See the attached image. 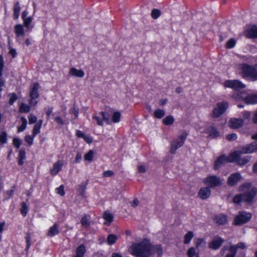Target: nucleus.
Returning a JSON list of instances; mask_svg holds the SVG:
<instances>
[{"label":"nucleus","instance_id":"nucleus-1","mask_svg":"<svg viewBox=\"0 0 257 257\" xmlns=\"http://www.w3.org/2000/svg\"><path fill=\"white\" fill-rule=\"evenodd\" d=\"M151 243L147 239L132 246V254L136 257H150Z\"/></svg>","mask_w":257,"mask_h":257},{"label":"nucleus","instance_id":"nucleus-2","mask_svg":"<svg viewBox=\"0 0 257 257\" xmlns=\"http://www.w3.org/2000/svg\"><path fill=\"white\" fill-rule=\"evenodd\" d=\"M243 77H247L251 81L257 80V64L251 66L247 64H242L239 66Z\"/></svg>","mask_w":257,"mask_h":257},{"label":"nucleus","instance_id":"nucleus-3","mask_svg":"<svg viewBox=\"0 0 257 257\" xmlns=\"http://www.w3.org/2000/svg\"><path fill=\"white\" fill-rule=\"evenodd\" d=\"M256 194L257 188L253 187L249 191L235 195L233 198V202L236 204H240L242 201L250 203L252 201Z\"/></svg>","mask_w":257,"mask_h":257},{"label":"nucleus","instance_id":"nucleus-4","mask_svg":"<svg viewBox=\"0 0 257 257\" xmlns=\"http://www.w3.org/2000/svg\"><path fill=\"white\" fill-rule=\"evenodd\" d=\"M244 154L240 150L235 151L229 156V159L231 163H236L238 165H244L249 162L250 157L246 156L243 157H241V155Z\"/></svg>","mask_w":257,"mask_h":257},{"label":"nucleus","instance_id":"nucleus-5","mask_svg":"<svg viewBox=\"0 0 257 257\" xmlns=\"http://www.w3.org/2000/svg\"><path fill=\"white\" fill-rule=\"evenodd\" d=\"M188 133L186 131H183L180 132L177 138L171 142L170 149L171 154H175L176 150L184 145Z\"/></svg>","mask_w":257,"mask_h":257},{"label":"nucleus","instance_id":"nucleus-6","mask_svg":"<svg viewBox=\"0 0 257 257\" xmlns=\"http://www.w3.org/2000/svg\"><path fill=\"white\" fill-rule=\"evenodd\" d=\"M228 107V103L226 101L218 103L212 110L211 116L214 118H217L222 115Z\"/></svg>","mask_w":257,"mask_h":257},{"label":"nucleus","instance_id":"nucleus-7","mask_svg":"<svg viewBox=\"0 0 257 257\" xmlns=\"http://www.w3.org/2000/svg\"><path fill=\"white\" fill-rule=\"evenodd\" d=\"M223 85L225 88H230L234 90H239L244 88L245 85L238 80H225Z\"/></svg>","mask_w":257,"mask_h":257},{"label":"nucleus","instance_id":"nucleus-8","mask_svg":"<svg viewBox=\"0 0 257 257\" xmlns=\"http://www.w3.org/2000/svg\"><path fill=\"white\" fill-rule=\"evenodd\" d=\"M252 217L251 214L245 212H239L234 218V224L242 225L249 221Z\"/></svg>","mask_w":257,"mask_h":257},{"label":"nucleus","instance_id":"nucleus-9","mask_svg":"<svg viewBox=\"0 0 257 257\" xmlns=\"http://www.w3.org/2000/svg\"><path fill=\"white\" fill-rule=\"evenodd\" d=\"M39 88V83H35L31 89L30 94V100L29 101V103L31 105L35 106L38 103V101L36 100V99L38 98L39 96L38 92Z\"/></svg>","mask_w":257,"mask_h":257},{"label":"nucleus","instance_id":"nucleus-10","mask_svg":"<svg viewBox=\"0 0 257 257\" xmlns=\"http://www.w3.org/2000/svg\"><path fill=\"white\" fill-rule=\"evenodd\" d=\"M222 180L214 175H211L207 177L204 182L210 187H215L222 184Z\"/></svg>","mask_w":257,"mask_h":257},{"label":"nucleus","instance_id":"nucleus-11","mask_svg":"<svg viewBox=\"0 0 257 257\" xmlns=\"http://www.w3.org/2000/svg\"><path fill=\"white\" fill-rule=\"evenodd\" d=\"M224 242V239L219 236H215L208 243L209 248L213 249H218Z\"/></svg>","mask_w":257,"mask_h":257},{"label":"nucleus","instance_id":"nucleus-12","mask_svg":"<svg viewBox=\"0 0 257 257\" xmlns=\"http://www.w3.org/2000/svg\"><path fill=\"white\" fill-rule=\"evenodd\" d=\"M242 179V177L239 173H234L232 174L227 179V184L231 186H234Z\"/></svg>","mask_w":257,"mask_h":257},{"label":"nucleus","instance_id":"nucleus-13","mask_svg":"<svg viewBox=\"0 0 257 257\" xmlns=\"http://www.w3.org/2000/svg\"><path fill=\"white\" fill-rule=\"evenodd\" d=\"M64 162L63 160H59L55 162L50 170V173L52 176L56 175L62 169Z\"/></svg>","mask_w":257,"mask_h":257},{"label":"nucleus","instance_id":"nucleus-14","mask_svg":"<svg viewBox=\"0 0 257 257\" xmlns=\"http://www.w3.org/2000/svg\"><path fill=\"white\" fill-rule=\"evenodd\" d=\"M244 154H251L253 152L257 153V143H252L243 147L240 150Z\"/></svg>","mask_w":257,"mask_h":257},{"label":"nucleus","instance_id":"nucleus-15","mask_svg":"<svg viewBox=\"0 0 257 257\" xmlns=\"http://www.w3.org/2000/svg\"><path fill=\"white\" fill-rule=\"evenodd\" d=\"M243 120L240 118H231L228 122L229 126L232 128H238L242 126Z\"/></svg>","mask_w":257,"mask_h":257},{"label":"nucleus","instance_id":"nucleus-16","mask_svg":"<svg viewBox=\"0 0 257 257\" xmlns=\"http://www.w3.org/2000/svg\"><path fill=\"white\" fill-rule=\"evenodd\" d=\"M228 162H230L229 159V156L226 157L224 155L221 156L215 162L214 169L218 170L222 165Z\"/></svg>","mask_w":257,"mask_h":257},{"label":"nucleus","instance_id":"nucleus-17","mask_svg":"<svg viewBox=\"0 0 257 257\" xmlns=\"http://www.w3.org/2000/svg\"><path fill=\"white\" fill-rule=\"evenodd\" d=\"M195 248L197 250L198 252L203 250L206 247V241L200 238H195L194 240Z\"/></svg>","mask_w":257,"mask_h":257},{"label":"nucleus","instance_id":"nucleus-18","mask_svg":"<svg viewBox=\"0 0 257 257\" xmlns=\"http://www.w3.org/2000/svg\"><path fill=\"white\" fill-rule=\"evenodd\" d=\"M244 35L249 38H257V27L253 26L248 28L245 31Z\"/></svg>","mask_w":257,"mask_h":257},{"label":"nucleus","instance_id":"nucleus-19","mask_svg":"<svg viewBox=\"0 0 257 257\" xmlns=\"http://www.w3.org/2000/svg\"><path fill=\"white\" fill-rule=\"evenodd\" d=\"M211 194V191L208 187H203L200 189L198 192L199 197L202 199L208 198Z\"/></svg>","mask_w":257,"mask_h":257},{"label":"nucleus","instance_id":"nucleus-20","mask_svg":"<svg viewBox=\"0 0 257 257\" xmlns=\"http://www.w3.org/2000/svg\"><path fill=\"white\" fill-rule=\"evenodd\" d=\"M214 220L219 225H223L227 222V216L224 214H219L215 216Z\"/></svg>","mask_w":257,"mask_h":257},{"label":"nucleus","instance_id":"nucleus-21","mask_svg":"<svg viewBox=\"0 0 257 257\" xmlns=\"http://www.w3.org/2000/svg\"><path fill=\"white\" fill-rule=\"evenodd\" d=\"M59 233V225L55 223L52 226L50 227L47 233V235L49 237H52L58 234Z\"/></svg>","mask_w":257,"mask_h":257},{"label":"nucleus","instance_id":"nucleus-22","mask_svg":"<svg viewBox=\"0 0 257 257\" xmlns=\"http://www.w3.org/2000/svg\"><path fill=\"white\" fill-rule=\"evenodd\" d=\"M206 133L209 134V136L212 138L218 137L219 133L216 128L213 126H210L206 130Z\"/></svg>","mask_w":257,"mask_h":257},{"label":"nucleus","instance_id":"nucleus-23","mask_svg":"<svg viewBox=\"0 0 257 257\" xmlns=\"http://www.w3.org/2000/svg\"><path fill=\"white\" fill-rule=\"evenodd\" d=\"M86 251L84 244H81L76 248L75 255L73 257H84V254Z\"/></svg>","mask_w":257,"mask_h":257},{"label":"nucleus","instance_id":"nucleus-24","mask_svg":"<svg viewBox=\"0 0 257 257\" xmlns=\"http://www.w3.org/2000/svg\"><path fill=\"white\" fill-rule=\"evenodd\" d=\"M151 256L156 253L158 257H161L163 250L161 245H151Z\"/></svg>","mask_w":257,"mask_h":257},{"label":"nucleus","instance_id":"nucleus-25","mask_svg":"<svg viewBox=\"0 0 257 257\" xmlns=\"http://www.w3.org/2000/svg\"><path fill=\"white\" fill-rule=\"evenodd\" d=\"M69 74L73 76L82 78L84 76V72L82 70H78L73 67L70 69Z\"/></svg>","mask_w":257,"mask_h":257},{"label":"nucleus","instance_id":"nucleus-26","mask_svg":"<svg viewBox=\"0 0 257 257\" xmlns=\"http://www.w3.org/2000/svg\"><path fill=\"white\" fill-rule=\"evenodd\" d=\"M14 31L17 37L24 36L25 35L24 29L23 25L17 24L14 27Z\"/></svg>","mask_w":257,"mask_h":257},{"label":"nucleus","instance_id":"nucleus-27","mask_svg":"<svg viewBox=\"0 0 257 257\" xmlns=\"http://www.w3.org/2000/svg\"><path fill=\"white\" fill-rule=\"evenodd\" d=\"M244 101L247 104H254L257 103V95H248L247 96L244 97Z\"/></svg>","mask_w":257,"mask_h":257},{"label":"nucleus","instance_id":"nucleus-28","mask_svg":"<svg viewBox=\"0 0 257 257\" xmlns=\"http://www.w3.org/2000/svg\"><path fill=\"white\" fill-rule=\"evenodd\" d=\"M81 225L85 228H88L90 225V216L84 215L80 220Z\"/></svg>","mask_w":257,"mask_h":257},{"label":"nucleus","instance_id":"nucleus-29","mask_svg":"<svg viewBox=\"0 0 257 257\" xmlns=\"http://www.w3.org/2000/svg\"><path fill=\"white\" fill-rule=\"evenodd\" d=\"M42 120L40 119L39 120V122L36 123L33 129V136L34 137H35L37 134L40 133V128L42 126Z\"/></svg>","mask_w":257,"mask_h":257},{"label":"nucleus","instance_id":"nucleus-30","mask_svg":"<svg viewBox=\"0 0 257 257\" xmlns=\"http://www.w3.org/2000/svg\"><path fill=\"white\" fill-rule=\"evenodd\" d=\"M103 218L107 221V222H104V224L109 225L112 221L113 215L109 212H105L103 214Z\"/></svg>","mask_w":257,"mask_h":257},{"label":"nucleus","instance_id":"nucleus-31","mask_svg":"<svg viewBox=\"0 0 257 257\" xmlns=\"http://www.w3.org/2000/svg\"><path fill=\"white\" fill-rule=\"evenodd\" d=\"M26 159V152L24 150H20L18 156V164L19 165H23L24 160Z\"/></svg>","mask_w":257,"mask_h":257},{"label":"nucleus","instance_id":"nucleus-32","mask_svg":"<svg viewBox=\"0 0 257 257\" xmlns=\"http://www.w3.org/2000/svg\"><path fill=\"white\" fill-rule=\"evenodd\" d=\"M86 189V183L80 184L78 188V191L79 194L84 198H86L85 190Z\"/></svg>","mask_w":257,"mask_h":257},{"label":"nucleus","instance_id":"nucleus-33","mask_svg":"<svg viewBox=\"0 0 257 257\" xmlns=\"http://www.w3.org/2000/svg\"><path fill=\"white\" fill-rule=\"evenodd\" d=\"M20 10V4L19 2H17L14 6V18L15 19L17 20L18 19Z\"/></svg>","mask_w":257,"mask_h":257},{"label":"nucleus","instance_id":"nucleus-34","mask_svg":"<svg viewBox=\"0 0 257 257\" xmlns=\"http://www.w3.org/2000/svg\"><path fill=\"white\" fill-rule=\"evenodd\" d=\"M117 239V236L113 234H110L107 237V242L109 245H112L115 243Z\"/></svg>","mask_w":257,"mask_h":257},{"label":"nucleus","instance_id":"nucleus-35","mask_svg":"<svg viewBox=\"0 0 257 257\" xmlns=\"http://www.w3.org/2000/svg\"><path fill=\"white\" fill-rule=\"evenodd\" d=\"M187 255L188 257H199V253L196 251L195 248L194 247L189 248L187 251Z\"/></svg>","mask_w":257,"mask_h":257},{"label":"nucleus","instance_id":"nucleus-36","mask_svg":"<svg viewBox=\"0 0 257 257\" xmlns=\"http://www.w3.org/2000/svg\"><path fill=\"white\" fill-rule=\"evenodd\" d=\"M194 235L192 231H189L186 233L184 236V244H188L192 238L193 237Z\"/></svg>","mask_w":257,"mask_h":257},{"label":"nucleus","instance_id":"nucleus-37","mask_svg":"<svg viewBox=\"0 0 257 257\" xmlns=\"http://www.w3.org/2000/svg\"><path fill=\"white\" fill-rule=\"evenodd\" d=\"M174 119L173 116L168 115L165 117L163 120V122L166 125H171L173 123Z\"/></svg>","mask_w":257,"mask_h":257},{"label":"nucleus","instance_id":"nucleus-38","mask_svg":"<svg viewBox=\"0 0 257 257\" xmlns=\"http://www.w3.org/2000/svg\"><path fill=\"white\" fill-rule=\"evenodd\" d=\"M165 111L164 110L160 108L156 109L154 112V116L156 118L159 119L163 117L165 115Z\"/></svg>","mask_w":257,"mask_h":257},{"label":"nucleus","instance_id":"nucleus-39","mask_svg":"<svg viewBox=\"0 0 257 257\" xmlns=\"http://www.w3.org/2000/svg\"><path fill=\"white\" fill-rule=\"evenodd\" d=\"M21 119L22 123V124L18 128V132H23L26 128L27 124V120L26 118L22 117Z\"/></svg>","mask_w":257,"mask_h":257},{"label":"nucleus","instance_id":"nucleus-40","mask_svg":"<svg viewBox=\"0 0 257 257\" xmlns=\"http://www.w3.org/2000/svg\"><path fill=\"white\" fill-rule=\"evenodd\" d=\"M21 213L23 216H25L27 214L28 208L26 204L24 202H22L21 204Z\"/></svg>","mask_w":257,"mask_h":257},{"label":"nucleus","instance_id":"nucleus-41","mask_svg":"<svg viewBox=\"0 0 257 257\" xmlns=\"http://www.w3.org/2000/svg\"><path fill=\"white\" fill-rule=\"evenodd\" d=\"M161 11L157 9H153L152 10L151 14V17L154 19H158L161 16Z\"/></svg>","mask_w":257,"mask_h":257},{"label":"nucleus","instance_id":"nucleus-42","mask_svg":"<svg viewBox=\"0 0 257 257\" xmlns=\"http://www.w3.org/2000/svg\"><path fill=\"white\" fill-rule=\"evenodd\" d=\"M94 152L92 150H89L84 157V160L90 162L93 158Z\"/></svg>","mask_w":257,"mask_h":257},{"label":"nucleus","instance_id":"nucleus-43","mask_svg":"<svg viewBox=\"0 0 257 257\" xmlns=\"http://www.w3.org/2000/svg\"><path fill=\"white\" fill-rule=\"evenodd\" d=\"M7 142V134L6 132H2L0 134V147Z\"/></svg>","mask_w":257,"mask_h":257},{"label":"nucleus","instance_id":"nucleus-44","mask_svg":"<svg viewBox=\"0 0 257 257\" xmlns=\"http://www.w3.org/2000/svg\"><path fill=\"white\" fill-rule=\"evenodd\" d=\"M236 44V41L234 39L231 38L229 39L226 44V47L227 49H231L234 47Z\"/></svg>","mask_w":257,"mask_h":257},{"label":"nucleus","instance_id":"nucleus-45","mask_svg":"<svg viewBox=\"0 0 257 257\" xmlns=\"http://www.w3.org/2000/svg\"><path fill=\"white\" fill-rule=\"evenodd\" d=\"M243 92L235 93L232 95V97L237 101L240 99H243L244 100L245 96H243Z\"/></svg>","mask_w":257,"mask_h":257},{"label":"nucleus","instance_id":"nucleus-46","mask_svg":"<svg viewBox=\"0 0 257 257\" xmlns=\"http://www.w3.org/2000/svg\"><path fill=\"white\" fill-rule=\"evenodd\" d=\"M20 110L21 112H28L30 111V107L29 105L25 103H22L20 106Z\"/></svg>","mask_w":257,"mask_h":257},{"label":"nucleus","instance_id":"nucleus-47","mask_svg":"<svg viewBox=\"0 0 257 257\" xmlns=\"http://www.w3.org/2000/svg\"><path fill=\"white\" fill-rule=\"evenodd\" d=\"M120 117V113L119 112H115L113 114L112 121L114 122H117L119 121Z\"/></svg>","mask_w":257,"mask_h":257},{"label":"nucleus","instance_id":"nucleus-48","mask_svg":"<svg viewBox=\"0 0 257 257\" xmlns=\"http://www.w3.org/2000/svg\"><path fill=\"white\" fill-rule=\"evenodd\" d=\"M229 250L230 252V253H228L226 255L225 257H235L236 252H235V248L234 246H229Z\"/></svg>","mask_w":257,"mask_h":257},{"label":"nucleus","instance_id":"nucleus-49","mask_svg":"<svg viewBox=\"0 0 257 257\" xmlns=\"http://www.w3.org/2000/svg\"><path fill=\"white\" fill-rule=\"evenodd\" d=\"M251 186L250 183H245L242 184L239 187V189L241 191H245L247 189L249 188Z\"/></svg>","mask_w":257,"mask_h":257},{"label":"nucleus","instance_id":"nucleus-50","mask_svg":"<svg viewBox=\"0 0 257 257\" xmlns=\"http://www.w3.org/2000/svg\"><path fill=\"white\" fill-rule=\"evenodd\" d=\"M93 118L95 119L97 121V123L99 125H103V119L102 116H97L96 114H94L93 115Z\"/></svg>","mask_w":257,"mask_h":257},{"label":"nucleus","instance_id":"nucleus-51","mask_svg":"<svg viewBox=\"0 0 257 257\" xmlns=\"http://www.w3.org/2000/svg\"><path fill=\"white\" fill-rule=\"evenodd\" d=\"M102 118L103 121H105L107 123L109 122V116L103 111L100 112L99 114Z\"/></svg>","mask_w":257,"mask_h":257},{"label":"nucleus","instance_id":"nucleus-52","mask_svg":"<svg viewBox=\"0 0 257 257\" xmlns=\"http://www.w3.org/2000/svg\"><path fill=\"white\" fill-rule=\"evenodd\" d=\"M230 246H234L235 247V252L236 253L237 252V249L238 248H241V249H245V247H246V246L245 245V244L243 242H239L238 243H237L236 245H231Z\"/></svg>","mask_w":257,"mask_h":257},{"label":"nucleus","instance_id":"nucleus-53","mask_svg":"<svg viewBox=\"0 0 257 257\" xmlns=\"http://www.w3.org/2000/svg\"><path fill=\"white\" fill-rule=\"evenodd\" d=\"M23 21L24 26L27 28H29V26L32 21V18L31 17H29L25 19H23Z\"/></svg>","mask_w":257,"mask_h":257},{"label":"nucleus","instance_id":"nucleus-54","mask_svg":"<svg viewBox=\"0 0 257 257\" xmlns=\"http://www.w3.org/2000/svg\"><path fill=\"white\" fill-rule=\"evenodd\" d=\"M54 120L60 125H64L65 124V120L63 119L60 116H57L54 118Z\"/></svg>","mask_w":257,"mask_h":257},{"label":"nucleus","instance_id":"nucleus-55","mask_svg":"<svg viewBox=\"0 0 257 257\" xmlns=\"http://www.w3.org/2000/svg\"><path fill=\"white\" fill-rule=\"evenodd\" d=\"M28 119H29V124H33L36 122L37 118L36 116H35L33 114H30L28 116Z\"/></svg>","mask_w":257,"mask_h":257},{"label":"nucleus","instance_id":"nucleus-56","mask_svg":"<svg viewBox=\"0 0 257 257\" xmlns=\"http://www.w3.org/2000/svg\"><path fill=\"white\" fill-rule=\"evenodd\" d=\"M9 103L10 104H12L17 99V96L15 93H12L9 94Z\"/></svg>","mask_w":257,"mask_h":257},{"label":"nucleus","instance_id":"nucleus-57","mask_svg":"<svg viewBox=\"0 0 257 257\" xmlns=\"http://www.w3.org/2000/svg\"><path fill=\"white\" fill-rule=\"evenodd\" d=\"M34 136H26L25 138V141L30 146L33 143Z\"/></svg>","mask_w":257,"mask_h":257},{"label":"nucleus","instance_id":"nucleus-58","mask_svg":"<svg viewBox=\"0 0 257 257\" xmlns=\"http://www.w3.org/2000/svg\"><path fill=\"white\" fill-rule=\"evenodd\" d=\"M26 241L27 243L26 250L28 251L31 245V236L28 234L26 236Z\"/></svg>","mask_w":257,"mask_h":257},{"label":"nucleus","instance_id":"nucleus-59","mask_svg":"<svg viewBox=\"0 0 257 257\" xmlns=\"http://www.w3.org/2000/svg\"><path fill=\"white\" fill-rule=\"evenodd\" d=\"M26 241L27 243L26 250L28 251L31 245V236L28 234L26 236Z\"/></svg>","mask_w":257,"mask_h":257},{"label":"nucleus","instance_id":"nucleus-60","mask_svg":"<svg viewBox=\"0 0 257 257\" xmlns=\"http://www.w3.org/2000/svg\"><path fill=\"white\" fill-rule=\"evenodd\" d=\"M13 144L17 148H19L21 145V141L18 138H14L13 139Z\"/></svg>","mask_w":257,"mask_h":257},{"label":"nucleus","instance_id":"nucleus-61","mask_svg":"<svg viewBox=\"0 0 257 257\" xmlns=\"http://www.w3.org/2000/svg\"><path fill=\"white\" fill-rule=\"evenodd\" d=\"M56 192L61 196H63L65 194L63 185H61L59 187L56 188Z\"/></svg>","mask_w":257,"mask_h":257},{"label":"nucleus","instance_id":"nucleus-62","mask_svg":"<svg viewBox=\"0 0 257 257\" xmlns=\"http://www.w3.org/2000/svg\"><path fill=\"white\" fill-rule=\"evenodd\" d=\"M237 136L235 134H229L226 136V139L229 141H232L236 140Z\"/></svg>","mask_w":257,"mask_h":257},{"label":"nucleus","instance_id":"nucleus-63","mask_svg":"<svg viewBox=\"0 0 257 257\" xmlns=\"http://www.w3.org/2000/svg\"><path fill=\"white\" fill-rule=\"evenodd\" d=\"M113 175V172L111 171L108 170L104 171L103 173V176L104 177H111Z\"/></svg>","mask_w":257,"mask_h":257},{"label":"nucleus","instance_id":"nucleus-64","mask_svg":"<svg viewBox=\"0 0 257 257\" xmlns=\"http://www.w3.org/2000/svg\"><path fill=\"white\" fill-rule=\"evenodd\" d=\"M71 112L73 113L75 116L76 118L78 117V113H79V109L78 108H76L75 107H73L71 109Z\"/></svg>","mask_w":257,"mask_h":257}]
</instances>
